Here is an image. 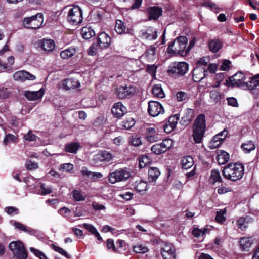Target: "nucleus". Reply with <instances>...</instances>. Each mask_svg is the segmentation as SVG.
<instances>
[{
	"mask_svg": "<svg viewBox=\"0 0 259 259\" xmlns=\"http://www.w3.org/2000/svg\"><path fill=\"white\" fill-rule=\"evenodd\" d=\"M244 174V166L239 162L230 163L224 166L222 170L223 177L231 181L241 180Z\"/></svg>",
	"mask_w": 259,
	"mask_h": 259,
	"instance_id": "f257e3e1",
	"label": "nucleus"
},
{
	"mask_svg": "<svg viewBox=\"0 0 259 259\" xmlns=\"http://www.w3.org/2000/svg\"><path fill=\"white\" fill-rule=\"evenodd\" d=\"M206 128L205 116L204 114H199L195 119L192 125V136L196 143H201L202 142Z\"/></svg>",
	"mask_w": 259,
	"mask_h": 259,
	"instance_id": "f03ea898",
	"label": "nucleus"
},
{
	"mask_svg": "<svg viewBox=\"0 0 259 259\" xmlns=\"http://www.w3.org/2000/svg\"><path fill=\"white\" fill-rule=\"evenodd\" d=\"M188 39L186 36H179L169 44L167 49L168 54H177L181 56H186V47Z\"/></svg>",
	"mask_w": 259,
	"mask_h": 259,
	"instance_id": "7ed1b4c3",
	"label": "nucleus"
},
{
	"mask_svg": "<svg viewBox=\"0 0 259 259\" xmlns=\"http://www.w3.org/2000/svg\"><path fill=\"white\" fill-rule=\"evenodd\" d=\"M189 69V64L185 62H174L168 67L167 73L175 79L185 75Z\"/></svg>",
	"mask_w": 259,
	"mask_h": 259,
	"instance_id": "20e7f679",
	"label": "nucleus"
},
{
	"mask_svg": "<svg viewBox=\"0 0 259 259\" xmlns=\"http://www.w3.org/2000/svg\"><path fill=\"white\" fill-rule=\"evenodd\" d=\"M131 176V172L126 167L119 168L115 171L110 172L108 176V180L111 184L117 182L126 181Z\"/></svg>",
	"mask_w": 259,
	"mask_h": 259,
	"instance_id": "39448f33",
	"label": "nucleus"
},
{
	"mask_svg": "<svg viewBox=\"0 0 259 259\" xmlns=\"http://www.w3.org/2000/svg\"><path fill=\"white\" fill-rule=\"evenodd\" d=\"M43 20L42 14L38 13L30 17L24 18L23 20V26L26 29H37L40 27Z\"/></svg>",
	"mask_w": 259,
	"mask_h": 259,
	"instance_id": "423d86ee",
	"label": "nucleus"
},
{
	"mask_svg": "<svg viewBox=\"0 0 259 259\" xmlns=\"http://www.w3.org/2000/svg\"><path fill=\"white\" fill-rule=\"evenodd\" d=\"M67 21L72 25H77L83 20L82 11L77 5H74L69 10L67 17Z\"/></svg>",
	"mask_w": 259,
	"mask_h": 259,
	"instance_id": "0eeeda50",
	"label": "nucleus"
},
{
	"mask_svg": "<svg viewBox=\"0 0 259 259\" xmlns=\"http://www.w3.org/2000/svg\"><path fill=\"white\" fill-rule=\"evenodd\" d=\"M9 248L14 254L20 259H26L27 252L23 242L20 241H13L10 243Z\"/></svg>",
	"mask_w": 259,
	"mask_h": 259,
	"instance_id": "6e6552de",
	"label": "nucleus"
},
{
	"mask_svg": "<svg viewBox=\"0 0 259 259\" xmlns=\"http://www.w3.org/2000/svg\"><path fill=\"white\" fill-rule=\"evenodd\" d=\"M245 76L244 73L241 71H238L232 76L229 77L226 80L224 84L227 87L232 88L241 87L245 85Z\"/></svg>",
	"mask_w": 259,
	"mask_h": 259,
	"instance_id": "1a4fd4ad",
	"label": "nucleus"
},
{
	"mask_svg": "<svg viewBox=\"0 0 259 259\" xmlns=\"http://www.w3.org/2000/svg\"><path fill=\"white\" fill-rule=\"evenodd\" d=\"M148 112L150 116L155 117L161 113H163L164 110L163 106L159 102L150 101L148 102Z\"/></svg>",
	"mask_w": 259,
	"mask_h": 259,
	"instance_id": "9d476101",
	"label": "nucleus"
},
{
	"mask_svg": "<svg viewBox=\"0 0 259 259\" xmlns=\"http://www.w3.org/2000/svg\"><path fill=\"white\" fill-rule=\"evenodd\" d=\"M135 92V88L133 86H120L117 89L116 95L119 99H123L132 96Z\"/></svg>",
	"mask_w": 259,
	"mask_h": 259,
	"instance_id": "9b49d317",
	"label": "nucleus"
},
{
	"mask_svg": "<svg viewBox=\"0 0 259 259\" xmlns=\"http://www.w3.org/2000/svg\"><path fill=\"white\" fill-rule=\"evenodd\" d=\"M149 20L157 21L162 15L163 10L158 6H150L146 9Z\"/></svg>",
	"mask_w": 259,
	"mask_h": 259,
	"instance_id": "f8f14e48",
	"label": "nucleus"
},
{
	"mask_svg": "<svg viewBox=\"0 0 259 259\" xmlns=\"http://www.w3.org/2000/svg\"><path fill=\"white\" fill-rule=\"evenodd\" d=\"M179 119V114H176L169 116L168 120L163 126L164 131L166 133H171L175 129Z\"/></svg>",
	"mask_w": 259,
	"mask_h": 259,
	"instance_id": "ddd939ff",
	"label": "nucleus"
},
{
	"mask_svg": "<svg viewBox=\"0 0 259 259\" xmlns=\"http://www.w3.org/2000/svg\"><path fill=\"white\" fill-rule=\"evenodd\" d=\"M13 79L18 81L24 82L26 80H33L36 79V76L25 70H20L16 72L13 75Z\"/></svg>",
	"mask_w": 259,
	"mask_h": 259,
	"instance_id": "4468645a",
	"label": "nucleus"
},
{
	"mask_svg": "<svg viewBox=\"0 0 259 259\" xmlns=\"http://www.w3.org/2000/svg\"><path fill=\"white\" fill-rule=\"evenodd\" d=\"M114 155L107 150H100L94 156V160L96 162H108L112 160Z\"/></svg>",
	"mask_w": 259,
	"mask_h": 259,
	"instance_id": "2eb2a0df",
	"label": "nucleus"
},
{
	"mask_svg": "<svg viewBox=\"0 0 259 259\" xmlns=\"http://www.w3.org/2000/svg\"><path fill=\"white\" fill-rule=\"evenodd\" d=\"M111 42V37L105 32L100 33L97 37V46L101 49L108 48Z\"/></svg>",
	"mask_w": 259,
	"mask_h": 259,
	"instance_id": "dca6fc26",
	"label": "nucleus"
},
{
	"mask_svg": "<svg viewBox=\"0 0 259 259\" xmlns=\"http://www.w3.org/2000/svg\"><path fill=\"white\" fill-rule=\"evenodd\" d=\"M254 222V219L250 215H246L239 218L236 221V225L238 229L242 231H245L250 224Z\"/></svg>",
	"mask_w": 259,
	"mask_h": 259,
	"instance_id": "f3484780",
	"label": "nucleus"
},
{
	"mask_svg": "<svg viewBox=\"0 0 259 259\" xmlns=\"http://www.w3.org/2000/svg\"><path fill=\"white\" fill-rule=\"evenodd\" d=\"M111 112L115 117L120 118L127 112V108L121 102H118L114 104Z\"/></svg>",
	"mask_w": 259,
	"mask_h": 259,
	"instance_id": "a211bd4d",
	"label": "nucleus"
},
{
	"mask_svg": "<svg viewBox=\"0 0 259 259\" xmlns=\"http://www.w3.org/2000/svg\"><path fill=\"white\" fill-rule=\"evenodd\" d=\"M45 93L42 88L38 91H25L23 95L29 101H35L42 97Z\"/></svg>",
	"mask_w": 259,
	"mask_h": 259,
	"instance_id": "6ab92c4d",
	"label": "nucleus"
},
{
	"mask_svg": "<svg viewBox=\"0 0 259 259\" xmlns=\"http://www.w3.org/2000/svg\"><path fill=\"white\" fill-rule=\"evenodd\" d=\"M207 70L203 67L197 66L193 71V80L196 82H199L204 77L206 74Z\"/></svg>",
	"mask_w": 259,
	"mask_h": 259,
	"instance_id": "aec40b11",
	"label": "nucleus"
},
{
	"mask_svg": "<svg viewBox=\"0 0 259 259\" xmlns=\"http://www.w3.org/2000/svg\"><path fill=\"white\" fill-rule=\"evenodd\" d=\"M194 111L193 109L187 108L181 118L180 123L182 125L186 126L188 125L190 122L194 118Z\"/></svg>",
	"mask_w": 259,
	"mask_h": 259,
	"instance_id": "412c9836",
	"label": "nucleus"
},
{
	"mask_svg": "<svg viewBox=\"0 0 259 259\" xmlns=\"http://www.w3.org/2000/svg\"><path fill=\"white\" fill-rule=\"evenodd\" d=\"M39 46L48 52H52L55 48V42L52 39H44L39 43Z\"/></svg>",
	"mask_w": 259,
	"mask_h": 259,
	"instance_id": "4be33fe9",
	"label": "nucleus"
},
{
	"mask_svg": "<svg viewBox=\"0 0 259 259\" xmlns=\"http://www.w3.org/2000/svg\"><path fill=\"white\" fill-rule=\"evenodd\" d=\"M115 30L118 34H130V29H127L124 23L120 20L116 21Z\"/></svg>",
	"mask_w": 259,
	"mask_h": 259,
	"instance_id": "5701e85b",
	"label": "nucleus"
},
{
	"mask_svg": "<svg viewBox=\"0 0 259 259\" xmlns=\"http://www.w3.org/2000/svg\"><path fill=\"white\" fill-rule=\"evenodd\" d=\"M253 244V240L249 237H242L239 241V246L242 251H248Z\"/></svg>",
	"mask_w": 259,
	"mask_h": 259,
	"instance_id": "b1692460",
	"label": "nucleus"
},
{
	"mask_svg": "<svg viewBox=\"0 0 259 259\" xmlns=\"http://www.w3.org/2000/svg\"><path fill=\"white\" fill-rule=\"evenodd\" d=\"M81 34L82 37L85 39H89L95 35V32L93 29L88 26L82 28Z\"/></svg>",
	"mask_w": 259,
	"mask_h": 259,
	"instance_id": "393cba45",
	"label": "nucleus"
},
{
	"mask_svg": "<svg viewBox=\"0 0 259 259\" xmlns=\"http://www.w3.org/2000/svg\"><path fill=\"white\" fill-rule=\"evenodd\" d=\"M208 47L211 52L216 53L222 47V42L220 39H213L208 42Z\"/></svg>",
	"mask_w": 259,
	"mask_h": 259,
	"instance_id": "a878e982",
	"label": "nucleus"
},
{
	"mask_svg": "<svg viewBox=\"0 0 259 259\" xmlns=\"http://www.w3.org/2000/svg\"><path fill=\"white\" fill-rule=\"evenodd\" d=\"M209 181L212 185H214L216 182H223L219 170L213 169L211 170Z\"/></svg>",
	"mask_w": 259,
	"mask_h": 259,
	"instance_id": "bb28decb",
	"label": "nucleus"
},
{
	"mask_svg": "<svg viewBox=\"0 0 259 259\" xmlns=\"http://www.w3.org/2000/svg\"><path fill=\"white\" fill-rule=\"evenodd\" d=\"M194 159L191 156L184 157L181 160L182 167L185 169L191 168L194 165Z\"/></svg>",
	"mask_w": 259,
	"mask_h": 259,
	"instance_id": "cd10ccee",
	"label": "nucleus"
},
{
	"mask_svg": "<svg viewBox=\"0 0 259 259\" xmlns=\"http://www.w3.org/2000/svg\"><path fill=\"white\" fill-rule=\"evenodd\" d=\"M230 159L229 153L225 151L221 150L218 155L217 160L220 165L226 163Z\"/></svg>",
	"mask_w": 259,
	"mask_h": 259,
	"instance_id": "c85d7f7f",
	"label": "nucleus"
},
{
	"mask_svg": "<svg viewBox=\"0 0 259 259\" xmlns=\"http://www.w3.org/2000/svg\"><path fill=\"white\" fill-rule=\"evenodd\" d=\"M160 172L157 167H151L148 170V180L150 182L155 181L159 176Z\"/></svg>",
	"mask_w": 259,
	"mask_h": 259,
	"instance_id": "c756f323",
	"label": "nucleus"
},
{
	"mask_svg": "<svg viewBox=\"0 0 259 259\" xmlns=\"http://www.w3.org/2000/svg\"><path fill=\"white\" fill-rule=\"evenodd\" d=\"M225 140V138L220 137L215 135L213 137L212 140L209 142V147L211 149H214L218 147Z\"/></svg>",
	"mask_w": 259,
	"mask_h": 259,
	"instance_id": "7c9ffc66",
	"label": "nucleus"
},
{
	"mask_svg": "<svg viewBox=\"0 0 259 259\" xmlns=\"http://www.w3.org/2000/svg\"><path fill=\"white\" fill-rule=\"evenodd\" d=\"M241 148L244 153H249L255 149V146L254 143L252 141L249 140L242 143Z\"/></svg>",
	"mask_w": 259,
	"mask_h": 259,
	"instance_id": "2f4dec72",
	"label": "nucleus"
},
{
	"mask_svg": "<svg viewBox=\"0 0 259 259\" xmlns=\"http://www.w3.org/2000/svg\"><path fill=\"white\" fill-rule=\"evenodd\" d=\"M80 85L79 81L75 78H66V90L76 89Z\"/></svg>",
	"mask_w": 259,
	"mask_h": 259,
	"instance_id": "473e14b6",
	"label": "nucleus"
},
{
	"mask_svg": "<svg viewBox=\"0 0 259 259\" xmlns=\"http://www.w3.org/2000/svg\"><path fill=\"white\" fill-rule=\"evenodd\" d=\"M81 147L80 144L76 142H71L66 144V152L76 153L77 150Z\"/></svg>",
	"mask_w": 259,
	"mask_h": 259,
	"instance_id": "72a5a7b5",
	"label": "nucleus"
},
{
	"mask_svg": "<svg viewBox=\"0 0 259 259\" xmlns=\"http://www.w3.org/2000/svg\"><path fill=\"white\" fill-rule=\"evenodd\" d=\"M152 93L154 96L158 98H162L165 96L163 90L160 84H155L152 88Z\"/></svg>",
	"mask_w": 259,
	"mask_h": 259,
	"instance_id": "f704fd0d",
	"label": "nucleus"
},
{
	"mask_svg": "<svg viewBox=\"0 0 259 259\" xmlns=\"http://www.w3.org/2000/svg\"><path fill=\"white\" fill-rule=\"evenodd\" d=\"M152 162L151 158L146 155H143L139 159V166L140 168L146 167Z\"/></svg>",
	"mask_w": 259,
	"mask_h": 259,
	"instance_id": "c9c22d12",
	"label": "nucleus"
},
{
	"mask_svg": "<svg viewBox=\"0 0 259 259\" xmlns=\"http://www.w3.org/2000/svg\"><path fill=\"white\" fill-rule=\"evenodd\" d=\"M13 225L16 228L20 231L27 232L29 234H32L33 232L32 229L29 227L27 228L25 225L20 222L15 221Z\"/></svg>",
	"mask_w": 259,
	"mask_h": 259,
	"instance_id": "e433bc0d",
	"label": "nucleus"
},
{
	"mask_svg": "<svg viewBox=\"0 0 259 259\" xmlns=\"http://www.w3.org/2000/svg\"><path fill=\"white\" fill-rule=\"evenodd\" d=\"M135 189L138 192H142L147 190V184L146 182L140 181L135 182Z\"/></svg>",
	"mask_w": 259,
	"mask_h": 259,
	"instance_id": "4c0bfd02",
	"label": "nucleus"
},
{
	"mask_svg": "<svg viewBox=\"0 0 259 259\" xmlns=\"http://www.w3.org/2000/svg\"><path fill=\"white\" fill-rule=\"evenodd\" d=\"M133 249L134 252L137 253L144 254L148 251V249L146 246L142 244L137 243L133 246Z\"/></svg>",
	"mask_w": 259,
	"mask_h": 259,
	"instance_id": "58836bf2",
	"label": "nucleus"
},
{
	"mask_svg": "<svg viewBox=\"0 0 259 259\" xmlns=\"http://www.w3.org/2000/svg\"><path fill=\"white\" fill-rule=\"evenodd\" d=\"M135 120L132 117L127 118L122 122V127L125 129L129 130L134 126Z\"/></svg>",
	"mask_w": 259,
	"mask_h": 259,
	"instance_id": "ea45409f",
	"label": "nucleus"
},
{
	"mask_svg": "<svg viewBox=\"0 0 259 259\" xmlns=\"http://www.w3.org/2000/svg\"><path fill=\"white\" fill-rule=\"evenodd\" d=\"M82 172L83 175L90 177L92 179H100L103 177V175L100 172H92L87 169L82 170Z\"/></svg>",
	"mask_w": 259,
	"mask_h": 259,
	"instance_id": "a19ab883",
	"label": "nucleus"
},
{
	"mask_svg": "<svg viewBox=\"0 0 259 259\" xmlns=\"http://www.w3.org/2000/svg\"><path fill=\"white\" fill-rule=\"evenodd\" d=\"M141 37L142 38L147 40H155L157 37V31H155L152 33H150L146 31L143 32L141 34Z\"/></svg>",
	"mask_w": 259,
	"mask_h": 259,
	"instance_id": "79ce46f5",
	"label": "nucleus"
},
{
	"mask_svg": "<svg viewBox=\"0 0 259 259\" xmlns=\"http://www.w3.org/2000/svg\"><path fill=\"white\" fill-rule=\"evenodd\" d=\"M156 48L153 46H151L148 48L144 53V55L148 59H152L155 55Z\"/></svg>",
	"mask_w": 259,
	"mask_h": 259,
	"instance_id": "37998d69",
	"label": "nucleus"
},
{
	"mask_svg": "<svg viewBox=\"0 0 259 259\" xmlns=\"http://www.w3.org/2000/svg\"><path fill=\"white\" fill-rule=\"evenodd\" d=\"M78 51V48L74 46H71L66 49V59L72 57Z\"/></svg>",
	"mask_w": 259,
	"mask_h": 259,
	"instance_id": "c03bdc74",
	"label": "nucleus"
},
{
	"mask_svg": "<svg viewBox=\"0 0 259 259\" xmlns=\"http://www.w3.org/2000/svg\"><path fill=\"white\" fill-rule=\"evenodd\" d=\"M130 143L135 147H138L142 144L141 137L137 135L132 136L130 138Z\"/></svg>",
	"mask_w": 259,
	"mask_h": 259,
	"instance_id": "a18cd8bd",
	"label": "nucleus"
},
{
	"mask_svg": "<svg viewBox=\"0 0 259 259\" xmlns=\"http://www.w3.org/2000/svg\"><path fill=\"white\" fill-rule=\"evenodd\" d=\"M210 98L213 100L215 103L219 102L221 98V95L218 91L212 90L209 93Z\"/></svg>",
	"mask_w": 259,
	"mask_h": 259,
	"instance_id": "49530a36",
	"label": "nucleus"
},
{
	"mask_svg": "<svg viewBox=\"0 0 259 259\" xmlns=\"http://www.w3.org/2000/svg\"><path fill=\"white\" fill-rule=\"evenodd\" d=\"M162 148L166 152L169 150L172 146V141L170 139H165L160 143Z\"/></svg>",
	"mask_w": 259,
	"mask_h": 259,
	"instance_id": "de8ad7c7",
	"label": "nucleus"
},
{
	"mask_svg": "<svg viewBox=\"0 0 259 259\" xmlns=\"http://www.w3.org/2000/svg\"><path fill=\"white\" fill-rule=\"evenodd\" d=\"M169 251L171 252H176V249L172 244L166 242L160 249V252Z\"/></svg>",
	"mask_w": 259,
	"mask_h": 259,
	"instance_id": "09e8293b",
	"label": "nucleus"
},
{
	"mask_svg": "<svg viewBox=\"0 0 259 259\" xmlns=\"http://www.w3.org/2000/svg\"><path fill=\"white\" fill-rule=\"evenodd\" d=\"M152 152L156 154H161L165 152L164 150L162 148L160 144H156L153 145L151 148Z\"/></svg>",
	"mask_w": 259,
	"mask_h": 259,
	"instance_id": "8fccbe9b",
	"label": "nucleus"
},
{
	"mask_svg": "<svg viewBox=\"0 0 259 259\" xmlns=\"http://www.w3.org/2000/svg\"><path fill=\"white\" fill-rule=\"evenodd\" d=\"M72 196L74 199L76 201H83L85 200V197L81 194V192L74 190L72 192Z\"/></svg>",
	"mask_w": 259,
	"mask_h": 259,
	"instance_id": "3c124183",
	"label": "nucleus"
},
{
	"mask_svg": "<svg viewBox=\"0 0 259 259\" xmlns=\"http://www.w3.org/2000/svg\"><path fill=\"white\" fill-rule=\"evenodd\" d=\"M225 210H220L219 211H217V214L215 216V221L218 223H223L226 220L225 217L224 216V214L225 213Z\"/></svg>",
	"mask_w": 259,
	"mask_h": 259,
	"instance_id": "603ef678",
	"label": "nucleus"
},
{
	"mask_svg": "<svg viewBox=\"0 0 259 259\" xmlns=\"http://www.w3.org/2000/svg\"><path fill=\"white\" fill-rule=\"evenodd\" d=\"M17 137H16L15 136H14L11 134L8 133V134H6V135L4 139L3 143L5 145H7L8 144L9 142L11 141V142H15L17 141Z\"/></svg>",
	"mask_w": 259,
	"mask_h": 259,
	"instance_id": "864d4df0",
	"label": "nucleus"
},
{
	"mask_svg": "<svg viewBox=\"0 0 259 259\" xmlns=\"http://www.w3.org/2000/svg\"><path fill=\"white\" fill-rule=\"evenodd\" d=\"M232 191V189L230 187H226L223 184H222L220 186L218 187L217 189V192L218 194L220 195L224 194L228 192H231Z\"/></svg>",
	"mask_w": 259,
	"mask_h": 259,
	"instance_id": "5fc2aeb1",
	"label": "nucleus"
},
{
	"mask_svg": "<svg viewBox=\"0 0 259 259\" xmlns=\"http://www.w3.org/2000/svg\"><path fill=\"white\" fill-rule=\"evenodd\" d=\"M207 229L206 228H204L202 231L201 229H199L198 228H195L193 229L192 231V235L197 238L199 237L201 235H203L206 232Z\"/></svg>",
	"mask_w": 259,
	"mask_h": 259,
	"instance_id": "6e6d98bb",
	"label": "nucleus"
},
{
	"mask_svg": "<svg viewBox=\"0 0 259 259\" xmlns=\"http://www.w3.org/2000/svg\"><path fill=\"white\" fill-rule=\"evenodd\" d=\"M105 123L104 117L103 116H100L97 117L93 122V125L95 127H100L103 126Z\"/></svg>",
	"mask_w": 259,
	"mask_h": 259,
	"instance_id": "4d7b16f0",
	"label": "nucleus"
},
{
	"mask_svg": "<svg viewBox=\"0 0 259 259\" xmlns=\"http://www.w3.org/2000/svg\"><path fill=\"white\" fill-rule=\"evenodd\" d=\"M11 92L7 88L2 87L0 88V98L7 99L10 96Z\"/></svg>",
	"mask_w": 259,
	"mask_h": 259,
	"instance_id": "13d9d810",
	"label": "nucleus"
},
{
	"mask_svg": "<svg viewBox=\"0 0 259 259\" xmlns=\"http://www.w3.org/2000/svg\"><path fill=\"white\" fill-rule=\"evenodd\" d=\"M188 97L187 93L183 91H179L176 94V98L178 101L182 102L185 100Z\"/></svg>",
	"mask_w": 259,
	"mask_h": 259,
	"instance_id": "bf43d9fd",
	"label": "nucleus"
},
{
	"mask_svg": "<svg viewBox=\"0 0 259 259\" xmlns=\"http://www.w3.org/2000/svg\"><path fill=\"white\" fill-rule=\"evenodd\" d=\"M107 248L108 249H112L114 252H119L120 250H116V247L115 246L114 241L112 239L109 238L107 240Z\"/></svg>",
	"mask_w": 259,
	"mask_h": 259,
	"instance_id": "052dcab7",
	"label": "nucleus"
},
{
	"mask_svg": "<svg viewBox=\"0 0 259 259\" xmlns=\"http://www.w3.org/2000/svg\"><path fill=\"white\" fill-rule=\"evenodd\" d=\"M5 211L8 214L11 215H17L19 213L18 209L13 206L6 207L5 208Z\"/></svg>",
	"mask_w": 259,
	"mask_h": 259,
	"instance_id": "680f3d73",
	"label": "nucleus"
},
{
	"mask_svg": "<svg viewBox=\"0 0 259 259\" xmlns=\"http://www.w3.org/2000/svg\"><path fill=\"white\" fill-rule=\"evenodd\" d=\"M40 189L41 190V195H42L49 194L52 192V188L49 187H46L44 184H41Z\"/></svg>",
	"mask_w": 259,
	"mask_h": 259,
	"instance_id": "e2e57ef3",
	"label": "nucleus"
},
{
	"mask_svg": "<svg viewBox=\"0 0 259 259\" xmlns=\"http://www.w3.org/2000/svg\"><path fill=\"white\" fill-rule=\"evenodd\" d=\"M24 138L28 141H35L36 140V136L33 134L31 131H29L26 134L24 135Z\"/></svg>",
	"mask_w": 259,
	"mask_h": 259,
	"instance_id": "0e129e2a",
	"label": "nucleus"
},
{
	"mask_svg": "<svg viewBox=\"0 0 259 259\" xmlns=\"http://www.w3.org/2000/svg\"><path fill=\"white\" fill-rule=\"evenodd\" d=\"M231 62L229 60H224L220 66V70L222 71H228L230 67Z\"/></svg>",
	"mask_w": 259,
	"mask_h": 259,
	"instance_id": "69168bd1",
	"label": "nucleus"
},
{
	"mask_svg": "<svg viewBox=\"0 0 259 259\" xmlns=\"http://www.w3.org/2000/svg\"><path fill=\"white\" fill-rule=\"evenodd\" d=\"M98 48H99V46H97V44H93L89 49L88 54L89 55L92 56L96 55L97 53Z\"/></svg>",
	"mask_w": 259,
	"mask_h": 259,
	"instance_id": "338daca9",
	"label": "nucleus"
},
{
	"mask_svg": "<svg viewBox=\"0 0 259 259\" xmlns=\"http://www.w3.org/2000/svg\"><path fill=\"white\" fill-rule=\"evenodd\" d=\"M82 226L92 234H94L97 231L96 228L91 224L84 223L82 225Z\"/></svg>",
	"mask_w": 259,
	"mask_h": 259,
	"instance_id": "774afa93",
	"label": "nucleus"
}]
</instances>
